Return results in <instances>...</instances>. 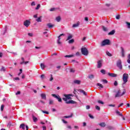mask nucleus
Segmentation results:
<instances>
[{
	"mask_svg": "<svg viewBox=\"0 0 130 130\" xmlns=\"http://www.w3.org/2000/svg\"><path fill=\"white\" fill-rule=\"evenodd\" d=\"M52 96L54 97V98H56V99H57L58 102H61L62 101L59 95H56V94H52Z\"/></svg>",
	"mask_w": 130,
	"mask_h": 130,
	"instance_id": "nucleus-8",
	"label": "nucleus"
},
{
	"mask_svg": "<svg viewBox=\"0 0 130 130\" xmlns=\"http://www.w3.org/2000/svg\"><path fill=\"white\" fill-rule=\"evenodd\" d=\"M121 53H124V49H123V48L121 47Z\"/></svg>",
	"mask_w": 130,
	"mask_h": 130,
	"instance_id": "nucleus-49",
	"label": "nucleus"
},
{
	"mask_svg": "<svg viewBox=\"0 0 130 130\" xmlns=\"http://www.w3.org/2000/svg\"><path fill=\"white\" fill-rule=\"evenodd\" d=\"M62 100H63V101H66V102L68 101V100L67 99V98H62Z\"/></svg>",
	"mask_w": 130,
	"mask_h": 130,
	"instance_id": "nucleus-51",
	"label": "nucleus"
},
{
	"mask_svg": "<svg viewBox=\"0 0 130 130\" xmlns=\"http://www.w3.org/2000/svg\"><path fill=\"white\" fill-rule=\"evenodd\" d=\"M123 84H126L128 80V74L124 73L122 77Z\"/></svg>",
	"mask_w": 130,
	"mask_h": 130,
	"instance_id": "nucleus-1",
	"label": "nucleus"
},
{
	"mask_svg": "<svg viewBox=\"0 0 130 130\" xmlns=\"http://www.w3.org/2000/svg\"><path fill=\"white\" fill-rule=\"evenodd\" d=\"M50 77H51V78H50L49 81H50V82H51L52 81H53V77H52V74L50 75Z\"/></svg>",
	"mask_w": 130,
	"mask_h": 130,
	"instance_id": "nucleus-39",
	"label": "nucleus"
},
{
	"mask_svg": "<svg viewBox=\"0 0 130 130\" xmlns=\"http://www.w3.org/2000/svg\"><path fill=\"white\" fill-rule=\"evenodd\" d=\"M25 124L22 123V124H20L19 127L20 128H22V129L25 130Z\"/></svg>",
	"mask_w": 130,
	"mask_h": 130,
	"instance_id": "nucleus-16",
	"label": "nucleus"
},
{
	"mask_svg": "<svg viewBox=\"0 0 130 130\" xmlns=\"http://www.w3.org/2000/svg\"><path fill=\"white\" fill-rule=\"evenodd\" d=\"M102 82H103L104 84H107V83H108V81H107L106 79L103 80Z\"/></svg>",
	"mask_w": 130,
	"mask_h": 130,
	"instance_id": "nucleus-40",
	"label": "nucleus"
},
{
	"mask_svg": "<svg viewBox=\"0 0 130 130\" xmlns=\"http://www.w3.org/2000/svg\"><path fill=\"white\" fill-rule=\"evenodd\" d=\"M44 77H45V75L44 74H43L41 76V79H44Z\"/></svg>",
	"mask_w": 130,
	"mask_h": 130,
	"instance_id": "nucleus-60",
	"label": "nucleus"
},
{
	"mask_svg": "<svg viewBox=\"0 0 130 130\" xmlns=\"http://www.w3.org/2000/svg\"><path fill=\"white\" fill-rule=\"evenodd\" d=\"M74 84H77V85H80L81 84V80H75L74 81Z\"/></svg>",
	"mask_w": 130,
	"mask_h": 130,
	"instance_id": "nucleus-14",
	"label": "nucleus"
},
{
	"mask_svg": "<svg viewBox=\"0 0 130 130\" xmlns=\"http://www.w3.org/2000/svg\"><path fill=\"white\" fill-rule=\"evenodd\" d=\"M80 92H81V93H83V95H84L85 96H87V94L84 90H80Z\"/></svg>",
	"mask_w": 130,
	"mask_h": 130,
	"instance_id": "nucleus-22",
	"label": "nucleus"
},
{
	"mask_svg": "<svg viewBox=\"0 0 130 130\" xmlns=\"http://www.w3.org/2000/svg\"><path fill=\"white\" fill-rule=\"evenodd\" d=\"M99 125L102 127H105V126H106V124L104 122L101 123Z\"/></svg>",
	"mask_w": 130,
	"mask_h": 130,
	"instance_id": "nucleus-19",
	"label": "nucleus"
},
{
	"mask_svg": "<svg viewBox=\"0 0 130 130\" xmlns=\"http://www.w3.org/2000/svg\"><path fill=\"white\" fill-rule=\"evenodd\" d=\"M50 12H53V11H55V8H52L50 9Z\"/></svg>",
	"mask_w": 130,
	"mask_h": 130,
	"instance_id": "nucleus-45",
	"label": "nucleus"
},
{
	"mask_svg": "<svg viewBox=\"0 0 130 130\" xmlns=\"http://www.w3.org/2000/svg\"><path fill=\"white\" fill-rule=\"evenodd\" d=\"M64 57H74V55H67L64 56Z\"/></svg>",
	"mask_w": 130,
	"mask_h": 130,
	"instance_id": "nucleus-30",
	"label": "nucleus"
},
{
	"mask_svg": "<svg viewBox=\"0 0 130 130\" xmlns=\"http://www.w3.org/2000/svg\"><path fill=\"white\" fill-rule=\"evenodd\" d=\"M28 36H29L30 37H32V36H33V34L32 33H28Z\"/></svg>",
	"mask_w": 130,
	"mask_h": 130,
	"instance_id": "nucleus-50",
	"label": "nucleus"
},
{
	"mask_svg": "<svg viewBox=\"0 0 130 130\" xmlns=\"http://www.w3.org/2000/svg\"><path fill=\"white\" fill-rule=\"evenodd\" d=\"M84 20L86 22H88V21H89V19H88V17H85Z\"/></svg>",
	"mask_w": 130,
	"mask_h": 130,
	"instance_id": "nucleus-52",
	"label": "nucleus"
},
{
	"mask_svg": "<svg viewBox=\"0 0 130 130\" xmlns=\"http://www.w3.org/2000/svg\"><path fill=\"white\" fill-rule=\"evenodd\" d=\"M88 78L89 79H90V80H92L93 79H94V75L91 74L88 76Z\"/></svg>",
	"mask_w": 130,
	"mask_h": 130,
	"instance_id": "nucleus-29",
	"label": "nucleus"
},
{
	"mask_svg": "<svg viewBox=\"0 0 130 130\" xmlns=\"http://www.w3.org/2000/svg\"><path fill=\"white\" fill-rule=\"evenodd\" d=\"M31 24V22L29 20H26L24 21L23 25L25 27H28V26H30V24Z\"/></svg>",
	"mask_w": 130,
	"mask_h": 130,
	"instance_id": "nucleus-7",
	"label": "nucleus"
},
{
	"mask_svg": "<svg viewBox=\"0 0 130 130\" xmlns=\"http://www.w3.org/2000/svg\"><path fill=\"white\" fill-rule=\"evenodd\" d=\"M42 112H43V113H45L46 114H49V112L46 111L42 110Z\"/></svg>",
	"mask_w": 130,
	"mask_h": 130,
	"instance_id": "nucleus-38",
	"label": "nucleus"
},
{
	"mask_svg": "<svg viewBox=\"0 0 130 130\" xmlns=\"http://www.w3.org/2000/svg\"><path fill=\"white\" fill-rule=\"evenodd\" d=\"M67 127L69 128V129H72V126H71V125H68Z\"/></svg>",
	"mask_w": 130,
	"mask_h": 130,
	"instance_id": "nucleus-61",
	"label": "nucleus"
},
{
	"mask_svg": "<svg viewBox=\"0 0 130 130\" xmlns=\"http://www.w3.org/2000/svg\"><path fill=\"white\" fill-rule=\"evenodd\" d=\"M101 73H102L103 75H105V74H106V71H105V70L102 69L101 70Z\"/></svg>",
	"mask_w": 130,
	"mask_h": 130,
	"instance_id": "nucleus-28",
	"label": "nucleus"
},
{
	"mask_svg": "<svg viewBox=\"0 0 130 130\" xmlns=\"http://www.w3.org/2000/svg\"><path fill=\"white\" fill-rule=\"evenodd\" d=\"M42 18V16H40V17L37 18L36 19L37 22H42V20H41Z\"/></svg>",
	"mask_w": 130,
	"mask_h": 130,
	"instance_id": "nucleus-26",
	"label": "nucleus"
},
{
	"mask_svg": "<svg viewBox=\"0 0 130 130\" xmlns=\"http://www.w3.org/2000/svg\"><path fill=\"white\" fill-rule=\"evenodd\" d=\"M1 72H5L7 71V69L6 68L2 67V68L0 69Z\"/></svg>",
	"mask_w": 130,
	"mask_h": 130,
	"instance_id": "nucleus-24",
	"label": "nucleus"
},
{
	"mask_svg": "<svg viewBox=\"0 0 130 130\" xmlns=\"http://www.w3.org/2000/svg\"><path fill=\"white\" fill-rule=\"evenodd\" d=\"M12 54H14V55H18V53L17 52H11Z\"/></svg>",
	"mask_w": 130,
	"mask_h": 130,
	"instance_id": "nucleus-58",
	"label": "nucleus"
},
{
	"mask_svg": "<svg viewBox=\"0 0 130 130\" xmlns=\"http://www.w3.org/2000/svg\"><path fill=\"white\" fill-rule=\"evenodd\" d=\"M43 130H46V126H43Z\"/></svg>",
	"mask_w": 130,
	"mask_h": 130,
	"instance_id": "nucleus-64",
	"label": "nucleus"
},
{
	"mask_svg": "<svg viewBox=\"0 0 130 130\" xmlns=\"http://www.w3.org/2000/svg\"><path fill=\"white\" fill-rule=\"evenodd\" d=\"M111 43L110 42V40L109 39L104 40L101 43L102 46H105V45H110Z\"/></svg>",
	"mask_w": 130,
	"mask_h": 130,
	"instance_id": "nucleus-3",
	"label": "nucleus"
},
{
	"mask_svg": "<svg viewBox=\"0 0 130 130\" xmlns=\"http://www.w3.org/2000/svg\"><path fill=\"white\" fill-rule=\"evenodd\" d=\"M32 119H33L34 122H36V121H37V120H38V119L34 116H32Z\"/></svg>",
	"mask_w": 130,
	"mask_h": 130,
	"instance_id": "nucleus-27",
	"label": "nucleus"
},
{
	"mask_svg": "<svg viewBox=\"0 0 130 130\" xmlns=\"http://www.w3.org/2000/svg\"><path fill=\"white\" fill-rule=\"evenodd\" d=\"M95 109H96V110H98L99 111H100V107H99L98 106H95Z\"/></svg>",
	"mask_w": 130,
	"mask_h": 130,
	"instance_id": "nucleus-37",
	"label": "nucleus"
},
{
	"mask_svg": "<svg viewBox=\"0 0 130 130\" xmlns=\"http://www.w3.org/2000/svg\"><path fill=\"white\" fill-rule=\"evenodd\" d=\"M106 54L107 55H108V56H112V54H111V53L108 52V51H106Z\"/></svg>",
	"mask_w": 130,
	"mask_h": 130,
	"instance_id": "nucleus-31",
	"label": "nucleus"
},
{
	"mask_svg": "<svg viewBox=\"0 0 130 130\" xmlns=\"http://www.w3.org/2000/svg\"><path fill=\"white\" fill-rule=\"evenodd\" d=\"M72 38H73V35H69L67 38L66 41H68V40H70V39H72Z\"/></svg>",
	"mask_w": 130,
	"mask_h": 130,
	"instance_id": "nucleus-20",
	"label": "nucleus"
},
{
	"mask_svg": "<svg viewBox=\"0 0 130 130\" xmlns=\"http://www.w3.org/2000/svg\"><path fill=\"white\" fill-rule=\"evenodd\" d=\"M41 96L42 99H44V100H46V94L45 93L41 94Z\"/></svg>",
	"mask_w": 130,
	"mask_h": 130,
	"instance_id": "nucleus-12",
	"label": "nucleus"
},
{
	"mask_svg": "<svg viewBox=\"0 0 130 130\" xmlns=\"http://www.w3.org/2000/svg\"><path fill=\"white\" fill-rule=\"evenodd\" d=\"M87 125V123L86 122H83V126H86Z\"/></svg>",
	"mask_w": 130,
	"mask_h": 130,
	"instance_id": "nucleus-63",
	"label": "nucleus"
},
{
	"mask_svg": "<svg viewBox=\"0 0 130 130\" xmlns=\"http://www.w3.org/2000/svg\"><path fill=\"white\" fill-rule=\"evenodd\" d=\"M96 86L100 87L101 89H103V88L104 87L103 85L100 83H97Z\"/></svg>",
	"mask_w": 130,
	"mask_h": 130,
	"instance_id": "nucleus-18",
	"label": "nucleus"
},
{
	"mask_svg": "<svg viewBox=\"0 0 130 130\" xmlns=\"http://www.w3.org/2000/svg\"><path fill=\"white\" fill-rule=\"evenodd\" d=\"M116 18L117 19V20H119V19H120V15H117L116 17Z\"/></svg>",
	"mask_w": 130,
	"mask_h": 130,
	"instance_id": "nucleus-41",
	"label": "nucleus"
},
{
	"mask_svg": "<svg viewBox=\"0 0 130 130\" xmlns=\"http://www.w3.org/2000/svg\"><path fill=\"white\" fill-rule=\"evenodd\" d=\"M125 89H123L122 93H121V90H119L116 94L115 95V98H117L118 97H121V96H123V95H124L125 94Z\"/></svg>",
	"mask_w": 130,
	"mask_h": 130,
	"instance_id": "nucleus-2",
	"label": "nucleus"
},
{
	"mask_svg": "<svg viewBox=\"0 0 130 130\" xmlns=\"http://www.w3.org/2000/svg\"><path fill=\"white\" fill-rule=\"evenodd\" d=\"M19 94H21V91H18L16 93V95H19Z\"/></svg>",
	"mask_w": 130,
	"mask_h": 130,
	"instance_id": "nucleus-54",
	"label": "nucleus"
},
{
	"mask_svg": "<svg viewBox=\"0 0 130 130\" xmlns=\"http://www.w3.org/2000/svg\"><path fill=\"white\" fill-rule=\"evenodd\" d=\"M5 108V106L4 105H2L1 106V111H3V110H4V108Z\"/></svg>",
	"mask_w": 130,
	"mask_h": 130,
	"instance_id": "nucleus-43",
	"label": "nucleus"
},
{
	"mask_svg": "<svg viewBox=\"0 0 130 130\" xmlns=\"http://www.w3.org/2000/svg\"><path fill=\"white\" fill-rule=\"evenodd\" d=\"M126 24H127V25L128 26V28H130V23L126 22Z\"/></svg>",
	"mask_w": 130,
	"mask_h": 130,
	"instance_id": "nucleus-48",
	"label": "nucleus"
},
{
	"mask_svg": "<svg viewBox=\"0 0 130 130\" xmlns=\"http://www.w3.org/2000/svg\"><path fill=\"white\" fill-rule=\"evenodd\" d=\"M89 117L92 119L94 118V117L91 114H89Z\"/></svg>",
	"mask_w": 130,
	"mask_h": 130,
	"instance_id": "nucleus-56",
	"label": "nucleus"
},
{
	"mask_svg": "<svg viewBox=\"0 0 130 130\" xmlns=\"http://www.w3.org/2000/svg\"><path fill=\"white\" fill-rule=\"evenodd\" d=\"M35 5H36L35 2H32L31 4V6H35Z\"/></svg>",
	"mask_w": 130,
	"mask_h": 130,
	"instance_id": "nucleus-55",
	"label": "nucleus"
},
{
	"mask_svg": "<svg viewBox=\"0 0 130 130\" xmlns=\"http://www.w3.org/2000/svg\"><path fill=\"white\" fill-rule=\"evenodd\" d=\"M102 67V61H101V60L98 61V66H97V68L98 69H100Z\"/></svg>",
	"mask_w": 130,
	"mask_h": 130,
	"instance_id": "nucleus-9",
	"label": "nucleus"
},
{
	"mask_svg": "<svg viewBox=\"0 0 130 130\" xmlns=\"http://www.w3.org/2000/svg\"><path fill=\"white\" fill-rule=\"evenodd\" d=\"M47 27H48V28H53V27L54 26V25H53L51 23H48L47 24Z\"/></svg>",
	"mask_w": 130,
	"mask_h": 130,
	"instance_id": "nucleus-17",
	"label": "nucleus"
},
{
	"mask_svg": "<svg viewBox=\"0 0 130 130\" xmlns=\"http://www.w3.org/2000/svg\"><path fill=\"white\" fill-rule=\"evenodd\" d=\"M76 55H77V56H79L80 55V52H76Z\"/></svg>",
	"mask_w": 130,
	"mask_h": 130,
	"instance_id": "nucleus-62",
	"label": "nucleus"
},
{
	"mask_svg": "<svg viewBox=\"0 0 130 130\" xmlns=\"http://www.w3.org/2000/svg\"><path fill=\"white\" fill-rule=\"evenodd\" d=\"M75 103H76V102H75L73 100L70 101V104H75Z\"/></svg>",
	"mask_w": 130,
	"mask_h": 130,
	"instance_id": "nucleus-42",
	"label": "nucleus"
},
{
	"mask_svg": "<svg viewBox=\"0 0 130 130\" xmlns=\"http://www.w3.org/2000/svg\"><path fill=\"white\" fill-rule=\"evenodd\" d=\"M81 53L83 54V55L87 56L89 54V52L88 51V49L87 48L84 47L81 48Z\"/></svg>",
	"mask_w": 130,
	"mask_h": 130,
	"instance_id": "nucleus-4",
	"label": "nucleus"
},
{
	"mask_svg": "<svg viewBox=\"0 0 130 130\" xmlns=\"http://www.w3.org/2000/svg\"><path fill=\"white\" fill-rule=\"evenodd\" d=\"M60 20H61V18H60V16H57L56 17V20L57 22H60Z\"/></svg>",
	"mask_w": 130,
	"mask_h": 130,
	"instance_id": "nucleus-23",
	"label": "nucleus"
},
{
	"mask_svg": "<svg viewBox=\"0 0 130 130\" xmlns=\"http://www.w3.org/2000/svg\"><path fill=\"white\" fill-rule=\"evenodd\" d=\"M98 103H99L100 104H104V103L103 102H102V101H98Z\"/></svg>",
	"mask_w": 130,
	"mask_h": 130,
	"instance_id": "nucleus-44",
	"label": "nucleus"
},
{
	"mask_svg": "<svg viewBox=\"0 0 130 130\" xmlns=\"http://www.w3.org/2000/svg\"><path fill=\"white\" fill-rule=\"evenodd\" d=\"M80 26V21L77 22L76 23L74 24L72 26L73 28H78Z\"/></svg>",
	"mask_w": 130,
	"mask_h": 130,
	"instance_id": "nucleus-10",
	"label": "nucleus"
},
{
	"mask_svg": "<svg viewBox=\"0 0 130 130\" xmlns=\"http://www.w3.org/2000/svg\"><path fill=\"white\" fill-rule=\"evenodd\" d=\"M76 72V70H75V69L71 68L70 69V73H75Z\"/></svg>",
	"mask_w": 130,
	"mask_h": 130,
	"instance_id": "nucleus-35",
	"label": "nucleus"
},
{
	"mask_svg": "<svg viewBox=\"0 0 130 130\" xmlns=\"http://www.w3.org/2000/svg\"><path fill=\"white\" fill-rule=\"evenodd\" d=\"M41 68L43 70H44V69H45V68H46V66H45V65L44 63H41Z\"/></svg>",
	"mask_w": 130,
	"mask_h": 130,
	"instance_id": "nucleus-25",
	"label": "nucleus"
},
{
	"mask_svg": "<svg viewBox=\"0 0 130 130\" xmlns=\"http://www.w3.org/2000/svg\"><path fill=\"white\" fill-rule=\"evenodd\" d=\"M102 29L103 30V31H104L105 32H107V31H108V28H107V27L102 25Z\"/></svg>",
	"mask_w": 130,
	"mask_h": 130,
	"instance_id": "nucleus-15",
	"label": "nucleus"
},
{
	"mask_svg": "<svg viewBox=\"0 0 130 130\" xmlns=\"http://www.w3.org/2000/svg\"><path fill=\"white\" fill-rule=\"evenodd\" d=\"M86 109H90V106H89V105H87V106H86Z\"/></svg>",
	"mask_w": 130,
	"mask_h": 130,
	"instance_id": "nucleus-59",
	"label": "nucleus"
},
{
	"mask_svg": "<svg viewBox=\"0 0 130 130\" xmlns=\"http://www.w3.org/2000/svg\"><path fill=\"white\" fill-rule=\"evenodd\" d=\"M117 85H118V83H117V81H115L114 83V85L116 86H117Z\"/></svg>",
	"mask_w": 130,
	"mask_h": 130,
	"instance_id": "nucleus-47",
	"label": "nucleus"
},
{
	"mask_svg": "<svg viewBox=\"0 0 130 130\" xmlns=\"http://www.w3.org/2000/svg\"><path fill=\"white\" fill-rule=\"evenodd\" d=\"M108 75L110 77H112L113 78H115V77H117V75L116 74H114V73H109Z\"/></svg>",
	"mask_w": 130,
	"mask_h": 130,
	"instance_id": "nucleus-11",
	"label": "nucleus"
},
{
	"mask_svg": "<svg viewBox=\"0 0 130 130\" xmlns=\"http://www.w3.org/2000/svg\"><path fill=\"white\" fill-rule=\"evenodd\" d=\"M74 42H75V40H74L73 39L68 41V43H69V44H72V43H74Z\"/></svg>",
	"mask_w": 130,
	"mask_h": 130,
	"instance_id": "nucleus-21",
	"label": "nucleus"
},
{
	"mask_svg": "<svg viewBox=\"0 0 130 130\" xmlns=\"http://www.w3.org/2000/svg\"><path fill=\"white\" fill-rule=\"evenodd\" d=\"M21 60H22V61L20 62V64H23L24 62H25V59H24V57H21Z\"/></svg>",
	"mask_w": 130,
	"mask_h": 130,
	"instance_id": "nucleus-34",
	"label": "nucleus"
},
{
	"mask_svg": "<svg viewBox=\"0 0 130 130\" xmlns=\"http://www.w3.org/2000/svg\"><path fill=\"white\" fill-rule=\"evenodd\" d=\"M121 63V60L120 59L118 60L116 63L117 67L120 70H122V64Z\"/></svg>",
	"mask_w": 130,
	"mask_h": 130,
	"instance_id": "nucleus-6",
	"label": "nucleus"
},
{
	"mask_svg": "<svg viewBox=\"0 0 130 130\" xmlns=\"http://www.w3.org/2000/svg\"><path fill=\"white\" fill-rule=\"evenodd\" d=\"M72 115H70V116H64V118H70L71 117H72Z\"/></svg>",
	"mask_w": 130,
	"mask_h": 130,
	"instance_id": "nucleus-46",
	"label": "nucleus"
},
{
	"mask_svg": "<svg viewBox=\"0 0 130 130\" xmlns=\"http://www.w3.org/2000/svg\"><path fill=\"white\" fill-rule=\"evenodd\" d=\"M61 36H64V34H60L58 37V39L57 40V43L58 45H61V41H60V39H61Z\"/></svg>",
	"mask_w": 130,
	"mask_h": 130,
	"instance_id": "nucleus-5",
	"label": "nucleus"
},
{
	"mask_svg": "<svg viewBox=\"0 0 130 130\" xmlns=\"http://www.w3.org/2000/svg\"><path fill=\"white\" fill-rule=\"evenodd\" d=\"M53 100H49V104H50V105H52V104H53Z\"/></svg>",
	"mask_w": 130,
	"mask_h": 130,
	"instance_id": "nucleus-32",
	"label": "nucleus"
},
{
	"mask_svg": "<svg viewBox=\"0 0 130 130\" xmlns=\"http://www.w3.org/2000/svg\"><path fill=\"white\" fill-rule=\"evenodd\" d=\"M109 33H115V29H113L112 31L109 32Z\"/></svg>",
	"mask_w": 130,
	"mask_h": 130,
	"instance_id": "nucleus-53",
	"label": "nucleus"
},
{
	"mask_svg": "<svg viewBox=\"0 0 130 130\" xmlns=\"http://www.w3.org/2000/svg\"><path fill=\"white\" fill-rule=\"evenodd\" d=\"M64 96L68 100H70V99H71V96H72V94H64Z\"/></svg>",
	"mask_w": 130,
	"mask_h": 130,
	"instance_id": "nucleus-13",
	"label": "nucleus"
},
{
	"mask_svg": "<svg viewBox=\"0 0 130 130\" xmlns=\"http://www.w3.org/2000/svg\"><path fill=\"white\" fill-rule=\"evenodd\" d=\"M11 125V122H9L8 123V124L7 126H8V127H10Z\"/></svg>",
	"mask_w": 130,
	"mask_h": 130,
	"instance_id": "nucleus-57",
	"label": "nucleus"
},
{
	"mask_svg": "<svg viewBox=\"0 0 130 130\" xmlns=\"http://www.w3.org/2000/svg\"><path fill=\"white\" fill-rule=\"evenodd\" d=\"M40 7H41V6L40 5V4H38L37 6V8H36V10H39V9H40Z\"/></svg>",
	"mask_w": 130,
	"mask_h": 130,
	"instance_id": "nucleus-36",
	"label": "nucleus"
},
{
	"mask_svg": "<svg viewBox=\"0 0 130 130\" xmlns=\"http://www.w3.org/2000/svg\"><path fill=\"white\" fill-rule=\"evenodd\" d=\"M116 113L118 115H119L120 116H122V114L120 113L119 111H116Z\"/></svg>",
	"mask_w": 130,
	"mask_h": 130,
	"instance_id": "nucleus-33",
	"label": "nucleus"
}]
</instances>
